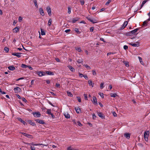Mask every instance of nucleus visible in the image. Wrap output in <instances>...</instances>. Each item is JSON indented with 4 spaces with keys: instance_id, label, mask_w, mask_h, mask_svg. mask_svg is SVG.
Here are the masks:
<instances>
[{
    "instance_id": "nucleus-1",
    "label": "nucleus",
    "mask_w": 150,
    "mask_h": 150,
    "mask_svg": "<svg viewBox=\"0 0 150 150\" xmlns=\"http://www.w3.org/2000/svg\"><path fill=\"white\" fill-rule=\"evenodd\" d=\"M140 28H137L134 30H133L130 32H129L125 33V35L127 36H132V34H135V33H136L138 30Z\"/></svg>"
},
{
    "instance_id": "nucleus-2",
    "label": "nucleus",
    "mask_w": 150,
    "mask_h": 150,
    "mask_svg": "<svg viewBox=\"0 0 150 150\" xmlns=\"http://www.w3.org/2000/svg\"><path fill=\"white\" fill-rule=\"evenodd\" d=\"M32 114L34 117H40L41 115L40 113L39 112H33Z\"/></svg>"
},
{
    "instance_id": "nucleus-3",
    "label": "nucleus",
    "mask_w": 150,
    "mask_h": 150,
    "mask_svg": "<svg viewBox=\"0 0 150 150\" xmlns=\"http://www.w3.org/2000/svg\"><path fill=\"white\" fill-rule=\"evenodd\" d=\"M21 133L23 135L25 136L28 138L31 139H33V137L31 135L27 133L24 132H21Z\"/></svg>"
},
{
    "instance_id": "nucleus-4",
    "label": "nucleus",
    "mask_w": 150,
    "mask_h": 150,
    "mask_svg": "<svg viewBox=\"0 0 150 150\" xmlns=\"http://www.w3.org/2000/svg\"><path fill=\"white\" fill-rule=\"evenodd\" d=\"M37 74L40 76H44L45 75V72L43 71H37Z\"/></svg>"
},
{
    "instance_id": "nucleus-5",
    "label": "nucleus",
    "mask_w": 150,
    "mask_h": 150,
    "mask_svg": "<svg viewBox=\"0 0 150 150\" xmlns=\"http://www.w3.org/2000/svg\"><path fill=\"white\" fill-rule=\"evenodd\" d=\"M46 10L48 12L49 15L50 16H51L52 15L51 10L49 6H48L46 8Z\"/></svg>"
},
{
    "instance_id": "nucleus-6",
    "label": "nucleus",
    "mask_w": 150,
    "mask_h": 150,
    "mask_svg": "<svg viewBox=\"0 0 150 150\" xmlns=\"http://www.w3.org/2000/svg\"><path fill=\"white\" fill-rule=\"evenodd\" d=\"M22 53H19V52H14V53H12V55L16 56L18 58H20L21 57V55H20L21 54H22Z\"/></svg>"
},
{
    "instance_id": "nucleus-7",
    "label": "nucleus",
    "mask_w": 150,
    "mask_h": 150,
    "mask_svg": "<svg viewBox=\"0 0 150 150\" xmlns=\"http://www.w3.org/2000/svg\"><path fill=\"white\" fill-rule=\"evenodd\" d=\"M15 93H18L21 91V89L18 87H16L14 89Z\"/></svg>"
},
{
    "instance_id": "nucleus-8",
    "label": "nucleus",
    "mask_w": 150,
    "mask_h": 150,
    "mask_svg": "<svg viewBox=\"0 0 150 150\" xmlns=\"http://www.w3.org/2000/svg\"><path fill=\"white\" fill-rule=\"evenodd\" d=\"M128 24V22L127 21H125L124 22L122 26L119 29V30H121L125 28V27Z\"/></svg>"
},
{
    "instance_id": "nucleus-9",
    "label": "nucleus",
    "mask_w": 150,
    "mask_h": 150,
    "mask_svg": "<svg viewBox=\"0 0 150 150\" xmlns=\"http://www.w3.org/2000/svg\"><path fill=\"white\" fill-rule=\"evenodd\" d=\"M149 131H146L144 133V139H145L146 138L147 140L148 139V137L149 134Z\"/></svg>"
},
{
    "instance_id": "nucleus-10",
    "label": "nucleus",
    "mask_w": 150,
    "mask_h": 150,
    "mask_svg": "<svg viewBox=\"0 0 150 150\" xmlns=\"http://www.w3.org/2000/svg\"><path fill=\"white\" fill-rule=\"evenodd\" d=\"M35 121H36L37 122L39 123L40 124H45V122L43 120H40V119H36L35 120Z\"/></svg>"
},
{
    "instance_id": "nucleus-11",
    "label": "nucleus",
    "mask_w": 150,
    "mask_h": 150,
    "mask_svg": "<svg viewBox=\"0 0 150 150\" xmlns=\"http://www.w3.org/2000/svg\"><path fill=\"white\" fill-rule=\"evenodd\" d=\"M97 113L98 116L102 119L104 118L105 117V116L103 115L102 112H98Z\"/></svg>"
},
{
    "instance_id": "nucleus-12",
    "label": "nucleus",
    "mask_w": 150,
    "mask_h": 150,
    "mask_svg": "<svg viewBox=\"0 0 150 150\" xmlns=\"http://www.w3.org/2000/svg\"><path fill=\"white\" fill-rule=\"evenodd\" d=\"M17 119L20 122L23 123L24 125H27V123L25 121H24L23 120H22L21 118H18Z\"/></svg>"
},
{
    "instance_id": "nucleus-13",
    "label": "nucleus",
    "mask_w": 150,
    "mask_h": 150,
    "mask_svg": "<svg viewBox=\"0 0 150 150\" xmlns=\"http://www.w3.org/2000/svg\"><path fill=\"white\" fill-rule=\"evenodd\" d=\"M29 145H33V146H38V145H42L43 146H45V145L42 144H35L33 142H32L31 143H30L29 144Z\"/></svg>"
},
{
    "instance_id": "nucleus-14",
    "label": "nucleus",
    "mask_w": 150,
    "mask_h": 150,
    "mask_svg": "<svg viewBox=\"0 0 150 150\" xmlns=\"http://www.w3.org/2000/svg\"><path fill=\"white\" fill-rule=\"evenodd\" d=\"M19 30V27H16L13 30V32H15V33H17L18 32Z\"/></svg>"
},
{
    "instance_id": "nucleus-15",
    "label": "nucleus",
    "mask_w": 150,
    "mask_h": 150,
    "mask_svg": "<svg viewBox=\"0 0 150 150\" xmlns=\"http://www.w3.org/2000/svg\"><path fill=\"white\" fill-rule=\"evenodd\" d=\"M137 43H134L132 44L131 43H130L129 44V45H131L133 47H137L139 46V43L138 42H136Z\"/></svg>"
},
{
    "instance_id": "nucleus-16",
    "label": "nucleus",
    "mask_w": 150,
    "mask_h": 150,
    "mask_svg": "<svg viewBox=\"0 0 150 150\" xmlns=\"http://www.w3.org/2000/svg\"><path fill=\"white\" fill-rule=\"evenodd\" d=\"M75 108L76 112L77 113H81V112L80 108L77 107L76 108Z\"/></svg>"
},
{
    "instance_id": "nucleus-17",
    "label": "nucleus",
    "mask_w": 150,
    "mask_h": 150,
    "mask_svg": "<svg viewBox=\"0 0 150 150\" xmlns=\"http://www.w3.org/2000/svg\"><path fill=\"white\" fill-rule=\"evenodd\" d=\"M93 104L95 105H97L98 104V103H97V100L96 97L95 96L93 97Z\"/></svg>"
},
{
    "instance_id": "nucleus-18",
    "label": "nucleus",
    "mask_w": 150,
    "mask_h": 150,
    "mask_svg": "<svg viewBox=\"0 0 150 150\" xmlns=\"http://www.w3.org/2000/svg\"><path fill=\"white\" fill-rule=\"evenodd\" d=\"M68 68L72 72H74L75 71V69L72 66L70 65H68Z\"/></svg>"
},
{
    "instance_id": "nucleus-19",
    "label": "nucleus",
    "mask_w": 150,
    "mask_h": 150,
    "mask_svg": "<svg viewBox=\"0 0 150 150\" xmlns=\"http://www.w3.org/2000/svg\"><path fill=\"white\" fill-rule=\"evenodd\" d=\"M39 12L40 14L42 16H44L45 15L44 13V12L42 8H40L39 9Z\"/></svg>"
},
{
    "instance_id": "nucleus-20",
    "label": "nucleus",
    "mask_w": 150,
    "mask_h": 150,
    "mask_svg": "<svg viewBox=\"0 0 150 150\" xmlns=\"http://www.w3.org/2000/svg\"><path fill=\"white\" fill-rule=\"evenodd\" d=\"M45 73L47 74L48 75H54V74L53 72L48 71H45Z\"/></svg>"
},
{
    "instance_id": "nucleus-21",
    "label": "nucleus",
    "mask_w": 150,
    "mask_h": 150,
    "mask_svg": "<svg viewBox=\"0 0 150 150\" xmlns=\"http://www.w3.org/2000/svg\"><path fill=\"white\" fill-rule=\"evenodd\" d=\"M28 123H29L30 125L32 126H35L36 125L35 122H32V121L31 120H29L28 121Z\"/></svg>"
},
{
    "instance_id": "nucleus-22",
    "label": "nucleus",
    "mask_w": 150,
    "mask_h": 150,
    "mask_svg": "<svg viewBox=\"0 0 150 150\" xmlns=\"http://www.w3.org/2000/svg\"><path fill=\"white\" fill-rule=\"evenodd\" d=\"M80 19V18L78 17H76L72 19V23H75L76 21H78Z\"/></svg>"
},
{
    "instance_id": "nucleus-23",
    "label": "nucleus",
    "mask_w": 150,
    "mask_h": 150,
    "mask_svg": "<svg viewBox=\"0 0 150 150\" xmlns=\"http://www.w3.org/2000/svg\"><path fill=\"white\" fill-rule=\"evenodd\" d=\"M64 115L65 116V117L67 119L70 118V115L68 113H64Z\"/></svg>"
},
{
    "instance_id": "nucleus-24",
    "label": "nucleus",
    "mask_w": 150,
    "mask_h": 150,
    "mask_svg": "<svg viewBox=\"0 0 150 150\" xmlns=\"http://www.w3.org/2000/svg\"><path fill=\"white\" fill-rule=\"evenodd\" d=\"M124 135L128 139H129L130 137V134L129 133H126L124 134Z\"/></svg>"
},
{
    "instance_id": "nucleus-25",
    "label": "nucleus",
    "mask_w": 150,
    "mask_h": 150,
    "mask_svg": "<svg viewBox=\"0 0 150 150\" xmlns=\"http://www.w3.org/2000/svg\"><path fill=\"white\" fill-rule=\"evenodd\" d=\"M8 69L11 71H13L15 69V68L13 66H11L8 67Z\"/></svg>"
},
{
    "instance_id": "nucleus-26",
    "label": "nucleus",
    "mask_w": 150,
    "mask_h": 150,
    "mask_svg": "<svg viewBox=\"0 0 150 150\" xmlns=\"http://www.w3.org/2000/svg\"><path fill=\"white\" fill-rule=\"evenodd\" d=\"M88 83L89 86H91L92 87H93L94 83H92L91 80H88Z\"/></svg>"
},
{
    "instance_id": "nucleus-27",
    "label": "nucleus",
    "mask_w": 150,
    "mask_h": 150,
    "mask_svg": "<svg viewBox=\"0 0 150 150\" xmlns=\"http://www.w3.org/2000/svg\"><path fill=\"white\" fill-rule=\"evenodd\" d=\"M45 109H46V108H44L43 109H42V110H45ZM47 111L46 112L47 113L48 115H50L51 113V109H47Z\"/></svg>"
},
{
    "instance_id": "nucleus-28",
    "label": "nucleus",
    "mask_w": 150,
    "mask_h": 150,
    "mask_svg": "<svg viewBox=\"0 0 150 150\" xmlns=\"http://www.w3.org/2000/svg\"><path fill=\"white\" fill-rule=\"evenodd\" d=\"M149 0H144V1H143L142 4H141V5L140 9H141L142 7L145 4V3H146Z\"/></svg>"
},
{
    "instance_id": "nucleus-29",
    "label": "nucleus",
    "mask_w": 150,
    "mask_h": 150,
    "mask_svg": "<svg viewBox=\"0 0 150 150\" xmlns=\"http://www.w3.org/2000/svg\"><path fill=\"white\" fill-rule=\"evenodd\" d=\"M41 31V34L42 35H45V32L41 28H40Z\"/></svg>"
},
{
    "instance_id": "nucleus-30",
    "label": "nucleus",
    "mask_w": 150,
    "mask_h": 150,
    "mask_svg": "<svg viewBox=\"0 0 150 150\" xmlns=\"http://www.w3.org/2000/svg\"><path fill=\"white\" fill-rule=\"evenodd\" d=\"M123 62L127 67H129V63L128 62L124 61Z\"/></svg>"
},
{
    "instance_id": "nucleus-31",
    "label": "nucleus",
    "mask_w": 150,
    "mask_h": 150,
    "mask_svg": "<svg viewBox=\"0 0 150 150\" xmlns=\"http://www.w3.org/2000/svg\"><path fill=\"white\" fill-rule=\"evenodd\" d=\"M110 95L111 97L114 98L116 97L117 96V94L115 93H111L110 94Z\"/></svg>"
},
{
    "instance_id": "nucleus-32",
    "label": "nucleus",
    "mask_w": 150,
    "mask_h": 150,
    "mask_svg": "<svg viewBox=\"0 0 150 150\" xmlns=\"http://www.w3.org/2000/svg\"><path fill=\"white\" fill-rule=\"evenodd\" d=\"M67 150H76V149L70 146L67 148Z\"/></svg>"
},
{
    "instance_id": "nucleus-33",
    "label": "nucleus",
    "mask_w": 150,
    "mask_h": 150,
    "mask_svg": "<svg viewBox=\"0 0 150 150\" xmlns=\"http://www.w3.org/2000/svg\"><path fill=\"white\" fill-rule=\"evenodd\" d=\"M33 2L34 4V5L37 8L38 7V4L37 3V1L36 0H34Z\"/></svg>"
},
{
    "instance_id": "nucleus-34",
    "label": "nucleus",
    "mask_w": 150,
    "mask_h": 150,
    "mask_svg": "<svg viewBox=\"0 0 150 150\" xmlns=\"http://www.w3.org/2000/svg\"><path fill=\"white\" fill-rule=\"evenodd\" d=\"M148 23V21H145L143 22V24L142 25L143 26H147V23Z\"/></svg>"
},
{
    "instance_id": "nucleus-35",
    "label": "nucleus",
    "mask_w": 150,
    "mask_h": 150,
    "mask_svg": "<svg viewBox=\"0 0 150 150\" xmlns=\"http://www.w3.org/2000/svg\"><path fill=\"white\" fill-rule=\"evenodd\" d=\"M88 70H90L91 69V68L90 67L88 66L87 64H84L83 65Z\"/></svg>"
},
{
    "instance_id": "nucleus-36",
    "label": "nucleus",
    "mask_w": 150,
    "mask_h": 150,
    "mask_svg": "<svg viewBox=\"0 0 150 150\" xmlns=\"http://www.w3.org/2000/svg\"><path fill=\"white\" fill-rule=\"evenodd\" d=\"M21 67L23 68H26L28 67V66L24 64H22Z\"/></svg>"
},
{
    "instance_id": "nucleus-37",
    "label": "nucleus",
    "mask_w": 150,
    "mask_h": 150,
    "mask_svg": "<svg viewBox=\"0 0 150 150\" xmlns=\"http://www.w3.org/2000/svg\"><path fill=\"white\" fill-rule=\"evenodd\" d=\"M52 22V20L51 19H50L49 20L48 23V25L49 26H50L51 25V23Z\"/></svg>"
},
{
    "instance_id": "nucleus-38",
    "label": "nucleus",
    "mask_w": 150,
    "mask_h": 150,
    "mask_svg": "<svg viewBox=\"0 0 150 150\" xmlns=\"http://www.w3.org/2000/svg\"><path fill=\"white\" fill-rule=\"evenodd\" d=\"M4 50L6 52H8L9 50V48L7 47H5L4 48Z\"/></svg>"
},
{
    "instance_id": "nucleus-39",
    "label": "nucleus",
    "mask_w": 150,
    "mask_h": 150,
    "mask_svg": "<svg viewBox=\"0 0 150 150\" xmlns=\"http://www.w3.org/2000/svg\"><path fill=\"white\" fill-rule=\"evenodd\" d=\"M67 93L68 96H69L70 97H72L73 96V95L71 92L67 91Z\"/></svg>"
},
{
    "instance_id": "nucleus-40",
    "label": "nucleus",
    "mask_w": 150,
    "mask_h": 150,
    "mask_svg": "<svg viewBox=\"0 0 150 150\" xmlns=\"http://www.w3.org/2000/svg\"><path fill=\"white\" fill-rule=\"evenodd\" d=\"M74 30L75 32H76L77 33L80 34V32L78 28H76L74 29Z\"/></svg>"
},
{
    "instance_id": "nucleus-41",
    "label": "nucleus",
    "mask_w": 150,
    "mask_h": 150,
    "mask_svg": "<svg viewBox=\"0 0 150 150\" xmlns=\"http://www.w3.org/2000/svg\"><path fill=\"white\" fill-rule=\"evenodd\" d=\"M83 61L82 59H78L77 60V62L79 63H82Z\"/></svg>"
},
{
    "instance_id": "nucleus-42",
    "label": "nucleus",
    "mask_w": 150,
    "mask_h": 150,
    "mask_svg": "<svg viewBox=\"0 0 150 150\" xmlns=\"http://www.w3.org/2000/svg\"><path fill=\"white\" fill-rule=\"evenodd\" d=\"M75 49L78 51V52H80L81 51V49L80 47H76L75 48Z\"/></svg>"
},
{
    "instance_id": "nucleus-43",
    "label": "nucleus",
    "mask_w": 150,
    "mask_h": 150,
    "mask_svg": "<svg viewBox=\"0 0 150 150\" xmlns=\"http://www.w3.org/2000/svg\"><path fill=\"white\" fill-rule=\"evenodd\" d=\"M80 1L82 6L84 4V3H85V1H84V0H80Z\"/></svg>"
},
{
    "instance_id": "nucleus-44",
    "label": "nucleus",
    "mask_w": 150,
    "mask_h": 150,
    "mask_svg": "<svg viewBox=\"0 0 150 150\" xmlns=\"http://www.w3.org/2000/svg\"><path fill=\"white\" fill-rule=\"evenodd\" d=\"M71 8L70 7H68V13L70 14L71 12Z\"/></svg>"
},
{
    "instance_id": "nucleus-45",
    "label": "nucleus",
    "mask_w": 150,
    "mask_h": 150,
    "mask_svg": "<svg viewBox=\"0 0 150 150\" xmlns=\"http://www.w3.org/2000/svg\"><path fill=\"white\" fill-rule=\"evenodd\" d=\"M23 18L21 16H19L18 18V21L21 22L22 21Z\"/></svg>"
},
{
    "instance_id": "nucleus-46",
    "label": "nucleus",
    "mask_w": 150,
    "mask_h": 150,
    "mask_svg": "<svg viewBox=\"0 0 150 150\" xmlns=\"http://www.w3.org/2000/svg\"><path fill=\"white\" fill-rule=\"evenodd\" d=\"M83 95L84 97V99L85 100H88V98H87V96L86 94H83Z\"/></svg>"
},
{
    "instance_id": "nucleus-47",
    "label": "nucleus",
    "mask_w": 150,
    "mask_h": 150,
    "mask_svg": "<svg viewBox=\"0 0 150 150\" xmlns=\"http://www.w3.org/2000/svg\"><path fill=\"white\" fill-rule=\"evenodd\" d=\"M99 94L102 98H104V97L103 93H99Z\"/></svg>"
},
{
    "instance_id": "nucleus-48",
    "label": "nucleus",
    "mask_w": 150,
    "mask_h": 150,
    "mask_svg": "<svg viewBox=\"0 0 150 150\" xmlns=\"http://www.w3.org/2000/svg\"><path fill=\"white\" fill-rule=\"evenodd\" d=\"M103 85L104 83H101L100 84V88L101 89H102L103 88Z\"/></svg>"
},
{
    "instance_id": "nucleus-49",
    "label": "nucleus",
    "mask_w": 150,
    "mask_h": 150,
    "mask_svg": "<svg viewBox=\"0 0 150 150\" xmlns=\"http://www.w3.org/2000/svg\"><path fill=\"white\" fill-rule=\"evenodd\" d=\"M91 21H92V22H92L93 23H96L97 22L96 21V20H95V19H93V20H92Z\"/></svg>"
},
{
    "instance_id": "nucleus-50",
    "label": "nucleus",
    "mask_w": 150,
    "mask_h": 150,
    "mask_svg": "<svg viewBox=\"0 0 150 150\" xmlns=\"http://www.w3.org/2000/svg\"><path fill=\"white\" fill-rule=\"evenodd\" d=\"M92 74L93 75L95 76L96 75V73L95 70L92 71Z\"/></svg>"
},
{
    "instance_id": "nucleus-51",
    "label": "nucleus",
    "mask_w": 150,
    "mask_h": 150,
    "mask_svg": "<svg viewBox=\"0 0 150 150\" xmlns=\"http://www.w3.org/2000/svg\"><path fill=\"white\" fill-rule=\"evenodd\" d=\"M86 18L89 21H90V22H92V21H91L92 19H91L90 17L87 16Z\"/></svg>"
},
{
    "instance_id": "nucleus-52",
    "label": "nucleus",
    "mask_w": 150,
    "mask_h": 150,
    "mask_svg": "<svg viewBox=\"0 0 150 150\" xmlns=\"http://www.w3.org/2000/svg\"><path fill=\"white\" fill-rule=\"evenodd\" d=\"M21 99L22 100L23 102H24L25 103H26L27 101V100L25 98H24L23 97H22Z\"/></svg>"
},
{
    "instance_id": "nucleus-53",
    "label": "nucleus",
    "mask_w": 150,
    "mask_h": 150,
    "mask_svg": "<svg viewBox=\"0 0 150 150\" xmlns=\"http://www.w3.org/2000/svg\"><path fill=\"white\" fill-rule=\"evenodd\" d=\"M77 99L79 102H81V99L80 97H77Z\"/></svg>"
},
{
    "instance_id": "nucleus-54",
    "label": "nucleus",
    "mask_w": 150,
    "mask_h": 150,
    "mask_svg": "<svg viewBox=\"0 0 150 150\" xmlns=\"http://www.w3.org/2000/svg\"><path fill=\"white\" fill-rule=\"evenodd\" d=\"M123 48L125 50H126L128 49V47L127 45H125L124 46Z\"/></svg>"
},
{
    "instance_id": "nucleus-55",
    "label": "nucleus",
    "mask_w": 150,
    "mask_h": 150,
    "mask_svg": "<svg viewBox=\"0 0 150 150\" xmlns=\"http://www.w3.org/2000/svg\"><path fill=\"white\" fill-rule=\"evenodd\" d=\"M30 148L31 150H35V148L34 146H31Z\"/></svg>"
},
{
    "instance_id": "nucleus-56",
    "label": "nucleus",
    "mask_w": 150,
    "mask_h": 150,
    "mask_svg": "<svg viewBox=\"0 0 150 150\" xmlns=\"http://www.w3.org/2000/svg\"><path fill=\"white\" fill-rule=\"evenodd\" d=\"M94 28L91 27L90 28V31L91 32H93V31Z\"/></svg>"
},
{
    "instance_id": "nucleus-57",
    "label": "nucleus",
    "mask_w": 150,
    "mask_h": 150,
    "mask_svg": "<svg viewBox=\"0 0 150 150\" xmlns=\"http://www.w3.org/2000/svg\"><path fill=\"white\" fill-rule=\"evenodd\" d=\"M92 116H93V120H95L96 117V116L95 115V114H93V115H92Z\"/></svg>"
},
{
    "instance_id": "nucleus-58",
    "label": "nucleus",
    "mask_w": 150,
    "mask_h": 150,
    "mask_svg": "<svg viewBox=\"0 0 150 150\" xmlns=\"http://www.w3.org/2000/svg\"><path fill=\"white\" fill-rule=\"evenodd\" d=\"M0 92H1V93L2 94H6V93L4 91H1V89L0 88Z\"/></svg>"
},
{
    "instance_id": "nucleus-59",
    "label": "nucleus",
    "mask_w": 150,
    "mask_h": 150,
    "mask_svg": "<svg viewBox=\"0 0 150 150\" xmlns=\"http://www.w3.org/2000/svg\"><path fill=\"white\" fill-rule=\"evenodd\" d=\"M112 114H113V115L114 117H117V115L116 113V112H112Z\"/></svg>"
},
{
    "instance_id": "nucleus-60",
    "label": "nucleus",
    "mask_w": 150,
    "mask_h": 150,
    "mask_svg": "<svg viewBox=\"0 0 150 150\" xmlns=\"http://www.w3.org/2000/svg\"><path fill=\"white\" fill-rule=\"evenodd\" d=\"M111 1L110 0H108V1L106 2L105 5H108L110 3Z\"/></svg>"
},
{
    "instance_id": "nucleus-61",
    "label": "nucleus",
    "mask_w": 150,
    "mask_h": 150,
    "mask_svg": "<svg viewBox=\"0 0 150 150\" xmlns=\"http://www.w3.org/2000/svg\"><path fill=\"white\" fill-rule=\"evenodd\" d=\"M70 31H71V30L70 29H68L66 30H65L64 31L65 32H66V33H69Z\"/></svg>"
},
{
    "instance_id": "nucleus-62",
    "label": "nucleus",
    "mask_w": 150,
    "mask_h": 150,
    "mask_svg": "<svg viewBox=\"0 0 150 150\" xmlns=\"http://www.w3.org/2000/svg\"><path fill=\"white\" fill-rule=\"evenodd\" d=\"M84 75H83L82 74H81L80 73H79V76L80 77H83Z\"/></svg>"
},
{
    "instance_id": "nucleus-63",
    "label": "nucleus",
    "mask_w": 150,
    "mask_h": 150,
    "mask_svg": "<svg viewBox=\"0 0 150 150\" xmlns=\"http://www.w3.org/2000/svg\"><path fill=\"white\" fill-rule=\"evenodd\" d=\"M77 124L80 126H82V124L79 121H78L77 122Z\"/></svg>"
},
{
    "instance_id": "nucleus-64",
    "label": "nucleus",
    "mask_w": 150,
    "mask_h": 150,
    "mask_svg": "<svg viewBox=\"0 0 150 150\" xmlns=\"http://www.w3.org/2000/svg\"><path fill=\"white\" fill-rule=\"evenodd\" d=\"M138 58L139 59V60L140 62L141 63H142V58L139 56L138 57Z\"/></svg>"
}]
</instances>
